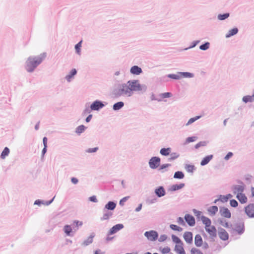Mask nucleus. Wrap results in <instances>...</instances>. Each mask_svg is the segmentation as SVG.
<instances>
[{
	"instance_id": "1",
	"label": "nucleus",
	"mask_w": 254,
	"mask_h": 254,
	"mask_svg": "<svg viewBox=\"0 0 254 254\" xmlns=\"http://www.w3.org/2000/svg\"><path fill=\"white\" fill-rule=\"evenodd\" d=\"M42 62L40 58H29L26 62V70L28 72H32L35 68Z\"/></svg>"
},
{
	"instance_id": "2",
	"label": "nucleus",
	"mask_w": 254,
	"mask_h": 254,
	"mask_svg": "<svg viewBox=\"0 0 254 254\" xmlns=\"http://www.w3.org/2000/svg\"><path fill=\"white\" fill-rule=\"evenodd\" d=\"M128 83L129 86L131 95L133 91H139L142 90L144 88L143 86L139 83L138 80L128 81Z\"/></svg>"
},
{
	"instance_id": "3",
	"label": "nucleus",
	"mask_w": 254,
	"mask_h": 254,
	"mask_svg": "<svg viewBox=\"0 0 254 254\" xmlns=\"http://www.w3.org/2000/svg\"><path fill=\"white\" fill-rule=\"evenodd\" d=\"M118 95L119 96L125 95L127 96H131V93L130 90L128 82L127 84H123L119 89Z\"/></svg>"
},
{
	"instance_id": "4",
	"label": "nucleus",
	"mask_w": 254,
	"mask_h": 254,
	"mask_svg": "<svg viewBox=\"0 0 254 254\" xmlns=\"http://www.w3.org/2000/svg\"><path fill=\"white\" fill-rule=\"evenodd\" d=\"M205 229L211 238H213L216 237L217 230L214 226L210 225L208 227H205Z\"/></svg>"
},
{
	"instance_id": "5",
	"label": "nucleus",
	"mask_w": 254,
	"mask_h": 254,
	"mask_svg": "<svg viewBox=\"0 0 254 254\" xmlns=\"http://www.w3.org/2000/svg\"><path fill=\"white\" fill-rule=\"evenodd\" d=\"M160 162V159L159 158L157 157H152L149 161V166L152 169H155L159 166Z\"/></svg>"
},
{
	"instance_id": "6",
	"label": "nucleus",
	"mask_w": 254,
	"mask_h": 254,
	"mask_svg": "<svg viewBox=\"0 0 254 254\" xmlns=\"http://www.w3.org/2000/svg\"><path fill=\"white\" fill-rule=\"evenodd\" d=\"M245 212L249 217H254V204H250L245 207Z\"/></svg>"
},
{
	"instance_id": "7",
	"label": "nucleus",
	"mask_w": 254,
	"mask_h": 254,
	"mask_svg": "<svg viewBox=\"0 0 254 254\" xmlns=\"http://www.w3.org/2000/svg\"><path fill=\"white\" fill-rule=\"evenodd\" d=\"M144 235L147 238V239L150 241H155L158 237V234L154 231H150L146 232Z\"/></svg>"
},
{
	"instance_id": "8",
	"label": "nucleus",
	"mask_w": 254,
	"mask_h": 254,
	"mask_svg": "<svg viewBox=\"0 0 254 254\" xmlns=\"http://www.w3.org/2000/svg\"><path fill=\"white\" fill-rule=\"evenodd\" d=\"M220 213L221 215L224 217L227 218H231V212H230V210L227 208L223 207V208H220Z\"/></svg>"
},
{
	"instance_id": "9",
	"label": "nucleus",
	"mask_w": 254,
	"mask_h": 254,
	"mask_svg": "<svg viewBox=\"0 0 254 254\" xmlns=\"http://www.w3.org/2000/svg\"><path fill=\"white\" fill-rule=\"evenodd\" d=\"M104 106V104L100 101H96L94 102L90 106L91 110H98L102 108Z\"/></svg>"
},
{
	"instance_id": "10",
	"label": "nucleus",
	"mask_w": 254,
	"mask_h": 254,
	"mask_svg": "<svg viewBox=\"0 0 254 254\" xmlns=\"http://www.w3.org/2000/svg\"><path fill=\"white\" fill-rule=\"evenodd\" d=\"M185 219L190 226H192L194 225L195 221L192 216L189 214H186L185 216Z\"/></svg>"
},
{
	"instance_id": "11",
	"label": "nucleus",
	"mask_w": 254,
	"mask_h": 254,
	"mask_svg": "<svg viewBox=\"0 0 254 254\" xmlns=\"http://www.w3.org/2000/svg\"><path fill=\"white\" fill-rule=\"evenodd\" d=\"M244 190V186L243 185H236L233 187L234 193L237 195L238 194L242 193Z\"/></svg>"
},
{
	"instance_id": "12",
	"label": "nucleus",
	"mask_w": 254,
	"mask_h": 254,
	"mask_svg": "<svg viewBox=\"0 0 254 254\" xmlns=\"http://www.w3.org/2000/svg\"><path fill=\"white\" fill-rule=\"evenodd\" d=\"M124 227V226L123 224H117L115 226H114L109 231V234L112 235L116 232H117L118 231L120 230Z\"/></svg>"
},
{
	"instance_id": "13",
	"label": "nucleus",
	"mask_w": 254,
	"mask_h": 254,
	"mask_svg": "<svg viewBox=\"0 0 254 254\" xmlns=\"http://www.w3.org/2000/svg\"><path fill=\"white\" fill-rule=\"evenodd\" d=\"M218 235L219 238L224 241L227 240L229 238L228 233L224 229H221L218 232Z\"/></svg>"
},
{
	"instance_id": "14",
	"label": "nucleus",
	"mask_w": 254,
	"mask_h": 254,
	"mask_svg": "<svg viewBox=\"0 0 254 254\" xmlns=\"http://www.w3.org/2000/svg\"><path fill=\"white\" fill-rule=\"evenodd\" d=\"M175 251L178 254H186L185 251L183 248V243L176 245L175 247Z\"/></svg>"
},
{
	"instance_id": "15",
	"label": "nucleus",
	"mask_w": 254,
	"mask_h": 254,
	"mask_svg": "<svg viewBox=\"0 0 254 254\" xmlns=\"http://www.w3.org/2000/svg\"><path fill=\"white\" fill-rule=\"evenodd\" d=\"M184 238L188 243H191L192 242V234L190 232H186L184 234Z\"/></svg>"
},
{
	"instance_id": "16",
	"label": "nucleus",
	"mask_w": 254,
	"mask_h": 254,
	"mask_svg": "<svg viewBox=\"0 0 254 254\" xmlns=\"http://www.w3.org/2000/svg\"><path fill=\"white\" fill-rule=\"evenodd\" d=\"M236 197L241 203H246L247 202V197L243 193L238 194Z\"/></svg>"
},
{
	"instance_id": "17",
	"label": "nucleus",
	"mask_w": 254,
	"mask_h": 254,
	"mask_svg": "<svg viewBox=\"0 0 254 254\" xmlns=\"http://www.w3.org/2000/svg\"><path fill=\"white\" fill-rule=\"evenodd\" d=\"M203 243L202 239L200 235H196L194 238V244L197 247H201Z\"/></svg>"
},
{
	"instance_id": "18",
	"label": "nucleus",
	"mask_w": 254,
	"mask_h": 254,
	"mask_svg": "<svg viewBox=\"0 0 254 254\" xmlns=\"http://www.w3.org/2000/svg\"><path fill=\"white\" fill-rule=\"evenodd\" d=\"M130 72L133 74L138 75L142 72V69L138 66H133L130 69Z\"/></svg>"
},
{
	"instance_id": "19",
	"label": "nucleus",
	"mask_w": 254,
	"mask_h": 254,
	"mask_svg": "<svg viewBox=\"0 0 254 254\" xmlns=\"http://www.w3.org/2000/svg\"><path fill=\"white\" fill-rule=\"evenodd\" d=\"M156 194L158 197H161L165 195V191L164 189L162 187H160L155 190Z\"/></svg>"
},
{
	"instance_id": "20",
	"label": "nucleus",
	"mask_w": 254,
	"mask_h": 254,
	"mask_svg": "<svg viewBox=\"0 0 254 254\" xmlns=\"http://www.w3.org/2000/svg\"><path fill=\"white\" fill-rule=\"evenodd\" d=\"M201 220L202 221L203 224L205 225V227H208L209 225H211V220L204 216H201Z\"/></svg>"
},
{
	"instance_id": "21",
	"label": "nucleus",
	"mask_w": 254,
	"mask_h": 254,
	"mask_svg": "<svg viewBox=\"0 0 254 254\" xmlns=\"http://www.w3.org/2000/svg\"><path fill=\"white\" fill-rule=\"evenodd\" d=\"M213 157L212 155H210L204 157L201 161L200 164L202 166L206 165L212 159Z\"/></svg>"
},
{
	"instance_id": "22",
	"label": "nucleus",
	"mask_w": 254,
	"mask_h": 254,
	"mask_svg": "<svg viewBox=\"0 0 254 254\" xmlns=\"http://www.w3.org/2000/svg\"><path fill=\"white\" fill-rule=\"evenodd\" d=\"M116 206V204L115 202L113 201H109L106 205L105 209L108 210H114Z\"/></svg>"
},
{
	"instance_id": "23",
	"label": "nucleus",
	"mask_w": 254,
	"mask_h": 254,
	"mask_svg": "<svg viewBox=\"0 0 254 254\" xmlns=\"http://www.w3.org/2000/svg\"><path fill=\"white\" fill-rule=\"evenodd\" d=\"M238 32V30L237 28H233L232 29L230 30L228 33L226 35V38L230 37L232 36H233L236 34Z\"/></svg>"
},
{
	"instance_id": "24",
	"label": "nucleus",
	"mask_w": 254,
	"mask_h": 254,
	"mask_svg": "<svg viewBox=\"0 0 254 254\" xmlns=\"http://www.w3.org/2000/svg\"><path fill=\"white\" fill-rule=\"evenodd\" d=\"M209 213L211 215H214L218 211V207L216 206H212L208 209Z\"/></svg>"
},
{
	"instance_id": "25",
	"label": "nucleus",
	"mask_w": 254,
	"mask_h": 254,
	"mask_svg": "<svg viewBox=\"0 0 254 254\" xmlns=\"http://www.w3.org/2000/svg\"><path fill=\"white\" fill-rule=\"evenodd\" d=\"M112 215V213L111 212H108L106 210H105L104 213L102 217L101 218V220H107L108 219L110 216Z\"/></svg>"
},
{
	"instance_id": "26",
	"label": "nucleus",
	"mask_w": 254,
	"mask_h": 254,
	"mask_svg": "<svg viewBox=\"0 0 254 254\" xmlns=\"http://www.w3.org/2000/svg\"><path fill=\"white\" fill-rule=\"evenodd\" d=\"M9 153V149L6 147L4 148L3 150L2 151V153L0 155V157L2 159H4L5 158L6 156H7Z\"/></svg>"
},
{
	"instance_id": "27",
	"label": "nucleus",
	"mask_w": 254,
	"mask_h": 254,
	"mask_svg": "<svg viewBox=\"0 0 254 254\" xmlns=\"http://www.w3.org/2000/svg\"><path fill=\"white\" fill-rule=\"evenodd\" d=\"M171 152V148H162L160 150V153L162 155L167 156Z\"/></svg>"
},
{
	"instance_id": "28",
	"label": "nucleus",
	"mask_w": 254,
	"mask_h": 254,
	"mask_svg": "<svg viewBox=\"0 0 254 254\" xmlns=\"http://www.w3.org/2000/svg\"><path fill=\"white\" fill-rule=\"evenodd\" d=\"M124 103L123 102H119L115 104L113 106V109L115 110H118L124 106Z\"/></svg>"
},
{
	"instance_id": "29",
	"label": "nucleus",
	"mask_w": 254,
	"mask_h": 254,
	"mask_svg": "<svg viewBox=\"0 0 254 254\" xmlns=\"http://www.w3.org/2000/svg\"><path fill=\"white\" fill-rule=\"evenodd\" d=\"M76 74V70L75 69H72L70 73L66 76V79L69 81L71 78Z\"/></svg>"
},
{
	"instance_id": "30",
	"label": "nucleus",
	"mask_w": 254,
	"mask_h": 254,
	"mask_svg": "<svg viewBox=\"0 0 254 254\" xmlns=\"http://www.w3.org/2000/svg\"><path fill=\"white\" fill-rule=\"evenodd\" d=\"M232 197V194H228L226 195H223L220 196V200L221 201L225 202L228 201V200Z\"/></svg>"
},
{
	"instance_id": "31",
	"label": "nucleus",
	"mask_w": 254,
	"mask_h": 254,
	"mask_svg": "<svg viewBox=\"0 0 254 254\" xmlns=\"http://www.w3.org/2000/svg\"><path fill=\"white\" fill-rule=\"evenodd\" d=\"M254 96H253V95L246 96L243 98V101L245 103H247L248 102H252L254 101Z\"/></svg>"
},
{
	"instance_id": "32",
	"label": "nucleus",
	"mask_w": 254,
	"mask_h": 254,
	"mask_svg": "<svg viewBox=\"0 0 254 254\" xmlns=\"http://www.w3.org/2000/svg\"><path fill=\"white\" fill-rule=\"evenodd\" d=\"M174 177L176 179H183L184 177V174L181 171H178L175 173Z\"/></svg>"
},
{
	"instance_id": "33",
	"label": "nucleus",
	"mask_w": 254,
	"mask_h": 254,
	"mask_svg": "<svg viewBox=\"0 0 254 254\" xmlns=\"http://www.w3.org/2000/svg\"><path fill=\"white\" fill-rule=\"evenodd\" d=\"M185 168L187 172L190 173H192L195 170L194 166L192 165H187L185 167Z\"/></svg>"
},
{
	"instance_id": "34",
	"label": "nucleus",
	"mask_w": 254,
	"mask_h": 254,
	"mask_svg": "<svg viewBox=\"0 0 254 254\" xmlns=\"http://www.w3.org/2000/svg\"><path fill=\"white\" fill-rule=\"evenodd\" d=\"M172 239L173 241L176 244V245L183 243L181 240L176 236L173 235L172 236Z\"/></svg>"
},
{
	"instance_id": "35",
	"label": "nucleus",
	"mask_w": 254,
	"mask_h": 254,
	"mask_svg": "<svg viewBox=\"0 0 254 254\" xmlns=\"http://www.w3.org/2000/svg\"><path fill=\"white\" fill-rule=\"evenodd\" d=\"M64 231L67 235L69 236L72 231V229L69 225H65L64 227Z\"/></svg>"
},
{
	"instance_id": "36",
	"label": "nucleus",
	"mask_w": 254,
	"mask_h": 254,
	"mask_svg": "<svg viewBox=\"0 0 254 254\" xmlns=\"http://www.w3.org/2000/svg\"><path fill=\"white\" fill-rule=\"evenodd\" d=\"M85 128V127L84 126H79L76 128V132L78 134H80L84 131Z\"/></svg>"
},
{
	"instance_id": "37",
	"label": "nucleus",
	"mask_w": 254,
	"mask_h": 254,
	"mask_svg": "<svg viewBox=\"0 0 254 254\" xmlns=\"http://www.w3.org/2000/svg\"><path fill=\"white\" fill-rule=\"evenodd\" d=\"M170 227L172 230H175V231H178V232H181L183 230V229L181 227H179L177 225H174V224L170 225Z\"/></svg>"
},
{
	"instance_id": "38",
	"label": "nucleus",
	"mask_w": 254,
	"mask_h": 254,
	"mask_svg": "<svg viewBox=\"0 0 254 254\" xmlns=\"http://www.w3.org/2000/svg\"><path fill=\"white\" fill-rule=\"evenodd\" d=\"M201 116H196L194 118H190L189 121L188 122L187 124V126H188L192 123H193L194 122H195V121H196L197 120L199 119V118H201Z\"/></svg>"
},
{
	"instance_id": "39",
	"label": "nucleus",
	"mask_w": 254,
	"mask_h": 254,
	"mask_svg": "<svg viewBox=\"0 0 254 254\" xmlns=\"http://www.w3.org/2000/svg\"><path fill=\"white\" fill-rule=\"evenodd\" d=\"M229 13H225L223 14H219L218 16V18L219 20H224L226 18H228L229 17Z\"/></svg>"
},
{
	"instance_id": "40",
	"label": "nucleus",
	"mask_w": 254,
	"mask_h": 254,
	"mask_svg": "<svg viewBox=\"0 0 254 254\" xmlns=\"http://www.w3.org/2000/svg\"><path fill=\"white\" fill-rule=\"evenodd\" d=\"M184 185L181 184L180 185H173L172 187L173 190H176L182 189L184 187Z\"/></svg>"
},
{
	"instance_id": "41",
	"label": "nucleus",
	"mask_w": 254,
	"mask_h": 254,
	"mask_svg": "<svg viewBox=\"0 0 254 254\" xmlns=\"http://www.w3.org/2000/svg\"><path fill=\"white\" fill-rule=\"evenodd\" d=\"M190 252L191 254H203L200 250L196 248H192Z\"/></svg>"
},
{
	"instance_id": "42",
	"label": "nucleus",
	"mask_w": 254,
	"mask_h": 254,
	"mask_svg": "<svg viewBox=\"0 0 254 254\" xmlns=\"http://www.w3.org/2000/svg\"><path fill=\"white\" fill-rule=\"evenodd\" d=\"M179 155L176 153H173L171 154L170 157L169 158V160H173L177 159L179 157Z\"/></svg>"
},
{
	"instance_id": "43",
	"label": "nucleus",
	"mask_w": 254,
	"mask_h": 254,
	"mask_svg": "<svg viewBox=\"0 0 254 254\" xmlns=\"http://www.w3.org/2000/svg\"><path fill=\"white\" fill-rule=\"evenodd\" d=\"M81 43H82V41H80L78 43H77L75 46V49L76 51V52L79 54H80V48L81 47Z\"/></svg>"
},
{
	"instance_id": "44",
	"label": "nucleus",
	"mask_w": 254,
	"mask_h": 254,
	"mask_svg": "<svg viewBox=\"0 0 254 254\" xmlns=\"http://www.w3.org/2000/svg\"><path fill=\"white\" fill-rule=\"evenodd\" d=\"M209 43L208 42L205 43V44L200 46V49L202 50H206L209 48Z\"/></svg>"
},
{
	"instance_id": "45",
	"label": "nucleus",
	"mask_w": 254,
	"mask_h": 254,
	"mask_svg": "<svg viewBox=\"0 0 254 254\" xmlns=\"http://www.w3.org/2000/svg\"><path fill=\"white\" fill-rule=\"evenodd\" d=\"M170 249L168 247H164L161 250V252L164 254H168L170 252Z\"/></svg>"
},
{
	"instance_id": "46",
	"label": "nucleus",
	"mask_w": 254,
	"mask_h": 254,
	"mask_svg": "<svg viewBox=\"0 0 254 254\" xmlns=\"http://www.w3.org/2000/svg\"><path fill=\"white\" fill-rule=\"evenodd\" d=\"M206 145V142L205 141H201L196 144L195 146V148H198L200 146H204Z\"/></svg>"
},
{
	"instance_id": "47",
	"label": "nucleus",
	"mask_w": 254,
	"mask_h": 254,
	"mask_svg": "<svg viewBox=\"0 0 254 254\" xmlns=\"http://www.w3.org/2000/svg\"><path fill=\"white\" fill-rule=\"evenodd\" d=\"M230 204L232 207H236L238 206V202L235 199H232L230 200Z\"/></svg>"
},
{
	"instance_id": "48",
	"label": "nucleus",
	"mask_w": 254,
	"mask_h": 254,
	"mask_svg": "<svg viewBox=\"0 0 254 254\" xmlns=\"http://www.w3.org/2000/svg\"><path fill=\"white\" fill-rule=\"evenodd\" d=\"M172 95L171 93H170V92H165V93H163L161 94V96L162 98H169L170 97H171Z\"/></svg>"
},
{
	"instance_id": "49",
	"label": "nucleus",
	"mask_w": 254,
	"mask_h": 254,
	"mask_svg": "<svg viewBox=\"0 0 254 254\" xmlns=\"http://www.w3.org/2000/svg\"><path fill=\"white\" fill-rule=\"evenodd\" d=\"M129 197V196H126L124 198H123L120 201V204L121 205H124L125 202L128 199Z\"/></svg>"
},
{
	"instance_id": "50",
	"label": "nucleus",
	"mask_w": 254,
	"mask_h": 254,
	"mask_svg": "<svg viewBox=\"0 0 254 254\" xmlns=\"http://www.w3.org/2000/svg\"><path fill=\"white\" fill-rule=\"evenodd\" d=\"M177 222L183 226L185 225V223L183 220V219L182 217H179L177 219Z\"/></svg>"
},
{
	"instance_id": "51",
	"label": "nucleus",
	"mask_w": 254,
	"mask_h": 254,
	"mask_svg": "<svg viewBox=\"0 0 254 254\" xmlns=\"http://www.w3.org/2000/svg\"><path fill=\"white\" fill-rule=\"evenodd\" d=\"M181 74L187 77H191L192 76V74L190 72H182Z\"/></svg>"
},
{
	"instance_id": "52",
	"label": "nucleus",
	"mask_w": 254,
	"mask_h": 254,
	"mask_svg": "<svg viewBox=\"0 0 254 254\" xmlns=\"http://www.w3.org/2000/svg\"><path fill=\"white\" fill-rule=\"evenodd\" d=\"M98 147H94V148H89L87 152H88V153H93V152H95L96 151H97V150H98Z\"/></svg>"
},
{
	"instance_id": "53",
	"label": "nucleus",
	"mask_w": 254,
	"mask_h": 254,
	"mask_svg": "<svg viewBox=\"0 0 254 254\" xmlns=\"http://www.w3.org/2000/svg\"><path fill=\"white\" fill-rule=\"evenodd\" d=\"M169 77L171 78L174 79H178L180 78L179 75H177V74H170L169 75Z\"/></svg>"
},
{
	"instance_id": "54",
	"label": "nucleus",
	"mask_w": 254,
	"mask_h": 254,
	"mask_svg": "<svg viewBox=\"0 0 254 254\" xmlns=\"http://www.w3.org/2000/svg\"><path fill=\"white\" fill-rule=\"evenodd\" d=\"M89 199L90 200V201H92V202H97V198H96V196H95V195H93V196H90V197L89 198Z\"/></svg>"
},
{
	"instance_id": "55",
	"label": "nucleus",
	"mask_w": 254,
	"mask_h": 254,
	"mask_svg": "<svg viewBox=\"0 0 254 254\" xmlns=\"http://www.w3.org/2000/svg\"><path fill=\"white\" fill-rule=\"evenodd\" d=\"M233 156V153L231 152H229L225 157V160H228L230 158H231Z\"/></svg>"
},
{
	"instance_id": "56",
	"label": "nucleus",
	"mask_w": 254,
	"mask_h": 254,
	"mask_svg": "<svg viewBox=\"0 0 254 254\" xmlns=\"http://www.w3.org/2000/svg\"><path fill=\"white\" fill-rule=\"evenodd\" d=\"M44 146L47 147V138L46 137H44L43 139Z\"/></svg>"
},
{
	"instance_id": "57",
	"label": "nucleus",
	"mask_w": 254,
	"mask_h": 254,
	"mask_svg": "<svg viewBox=\"0 0 254 254\" xmlns=\"http://www.w3.org/2000/svg\"><path fill=\"white\" fill-rule=\"evenodd\" d=\"M195 137H190L188 138L187 140L188 142H193L195 140Z\"/></svg>"
},
{
	"instance_id": "58",
	"label": "nucleus",
	"mask_w": 254,
	"mask_h": 254,
	"mask_svg": "<svg viewBox=\"0 0 254 254\" xmlns=\"http://www.w3.org/2000/svg\"><path fill=\"white\" fill-rule=\"evenodd\" d=\"M74 223H75L76 224V226L77 227H78L79 226H81L82 225V222H80V221H75L74 222Z\"/></svg>"
},
{
	"instance_id": "59",
	"label": "nucleus",
	"mask_w": 254,
	"mask_h": 254,
	"mask_svg": "<svg viewBox=\"0 0 254 254\" xmlns=\"http://www.w3.org/2000/svg\"><path fill=\"white\" fill-rule=\"evenodd\" d=\"M78 180L75 178H71V182L74 184H76L78 183Z\"/></svg>"
},
{
	"instance_id": "60",
	"label": "nucleus",
	"mask_w": 254,
	"mask_h": 254,
	"mask_svg": "<svg viewBox=\"0 0 254 254\" xmlns=\"http://www.w3.org/2000/svg\"><path fill=\"white\" fill-rule=\"evenodd\" d=\"M193 212L194 213V214L196 215V216H198V215H200L201 213V212L200 211H197L195 209L193 210Z\"/></svg>"
},
{
	"instance_id": "61",
	"label": "nucleus",
	"mask_w": 254,
	"mask_h": 254,
	"mask_svg": "<svg viewBox=\"0 0 254 254\" xmlns=\"http://www.w3.org/2000/svg\"><path fill=\"white\" fill-rule=\"evenodd\" d=\"M141 208H142V204H140L138 205V206L135 209V211L137 212L139 211L141 209Z\"/></svg>"
},
{
	"instance_id": "62",
	"label": "nucleus",
	"mask_w": 254,
	"mask_h": 254,
	"mask_svg": "<svg viewBox=\"0 0 254 254\" xmlns=\"http://www.w3.org/2000/svg\"><path fill=\"white\" fill-rule=\"evenodd\" d=\"M92 117V116L91 115H89L86 119V121L89 122L91 120Z\"/></svg>"
},
{
	"instance_id": "63",
	"label": "nucleus",
	"mask_w": 254,
	"mask_h": 254,
	"mask_svg": "<svg viewBox=\"0 0 254 254\" xmlns=\"http://www.w3.org/2000/svg\"><path fill=\"white\" fill-rule=\"evenodd\" d=\"M222 225L226 228H228L229 225L228 222H225L224 223H222Z\"/></svg>"
},
{
	"instance_id": "64",
	"label": "nucleus",
	"mask_w": 254,
	"mask_h": 254,
	"mask_svg": "<svg viewBox=\"0 0 254 254\" xmlns=\"http://www.w3.org/2000/svg\"><path fill=\"white\" fill-rule=\"evenodd\" d=\"M169 165H169V164H168L163 165H162V166H161L160 169H164V168H166V167H168Z\"/></svg>"
}]
</instances>
